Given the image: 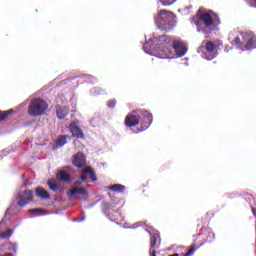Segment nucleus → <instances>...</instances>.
Instances as JSON below:
<instances>
[{"label": "nucleus", "instance_id": "nucleus-1", "mask_svg": "<svg viewBox=\"0 0 256 256\" xmlns=\"http://www.w3.org/2000/svg\"><path fill=\"white\" fill-rule=\"evenodd\" d=\"M143 50L158 59H177L187 55V45L168 35L150 37L143 45Z\"/></svg>", "mask_w": 256, "mask_h": 256}, {"label": "nucleus", "instance_id": "nucleus-2", "mask_svg": "<svg viewBox=\"0 0 256 256\" xmlns=\"http://www.w3.org/2000/svg\"><path fill=\"white\" fill-rule=\"evenodd\" d=\"M197 17L198 20L194 21V23L199 33H211L221 23L219 16L211 10H205L203 12L199 10Z\"/></svg>", "mask_w": 256, "mask_h": 256}, {"label": "nucleus", "instance_id": "nucleus-3", "mask_svg": "<svg viewBox=\"0 0 256 256\" xmlns=\"http://www.w3.org/2000/svg\"><path fill=\"white\" fill-rule=\"evenodd\" d=\"M139 123L141 125V129L139 131H146V129L151 127V123H153V114L147 110L140 109L133 111L125 118V125L127 127H136Z\"/></svg>", "mask_w": 256, "mask_h": 256}, {"label": "nucleus", "instance_id": "nucleus-4", "mask_svg": "<svg viewBox=\"0 0 256 256\" xmlns=\"http://www.w3.org/2000/svg\"><path fill=\"white\" fill-rule=\"evenodd\" d=\"M154 23L157 29L169 33L177 27V16L169 10L162 9L154 16Z\"/></svg>", "mask_w": 256, "mask_h": 256}, {"label": "nucleus", "instance_id": "nucleus-5", "mask_svg": "<svg viewBox=\"0 0 256 256\" xmlns=\"http://www.w3.org/2000/svg\"><path fill=\"white\" fill-rule=\"evenodd\" d=\"M241 38L236 37L232 40V45H237V49L239 51H252V49H256V37L252 32H243L241 33Z\"/></svg>", "mask_w": 256, "mask_h": 256}, {"label": "nucleus", "instance_id": "nucleus-6", "mask_svg": "<svg viewBox=\"0 0 256 256\" xmlns=\"http://www.w3.org/2000/svg\"><path fill=\"white\" fill-rule=\"evenodd\" d=\"M49 108V105H47V102H45L43 99L36 98L31 101L28 113L32 117H39L40 115H45V112Z\"/></svg>", "mask_w": 256, "mask_h": 256}, {"label": "nucleus", "instance_id": "nucleus-7", "mask_svg": "<svg viewBox=\"0 0 256 256\" xmlns=\"http://www.w3.org/2000/svg\"><path fill=\"white\" fill-rule=\"evenodd\" d=\"M201 53V57L206 59V61H213L217 57V52H215V44L211 41L203 42L202 45L197 50Z\"/></svg>", "mask_w": 256, "mask_h": 256}, {"label": "nucleus", "instance_id": "nucleus-8", "mask_svg": "<svg viewBox=\"0 0 256 256\" xmlns=\"http://www.w3.org/2000/svg\"><path fill=\"white\" fill-rule=\"evenodd\" d=\"M147 232L151 237L150 238V251L152 252L151 256H157L155 254V249L159 247V242L157 243V241H159V231L150 227L149 229H147Z\"/></svg>", "mask_w": 256, "mask_h": 256}, {"label": "nucleus", "instance_id": "nucleus-9", "mask_svg": "<svg viewBox=\"0 0 256 256\" xmlns=\"http://www.w3.org/2000/svg\"><path fill=\"white\" fill-rule=\"evenodd\" d=\"M77 195H80L82 199L87 200L89 197V192L87 191V188L85 187H77L73 186L69 191H68V197L69 199H75Z\"/></svg>", "mask_w": 256, "mask_h": 256}, {"label": "nucleus", "instance_id": "nucleus-10", "mask_svg": "<svg viewBox=\"0 0 256 256\" xmlns=\"http://www.w3.org/2000/svg\"><path fill=\"white\" fill-rule=\"evenodd\" d=\"M31 201H33V191L31 190L20 192L17 195V204L19 207H25V205H28Z\"/></svg>", "mask_w": 256, "mask_h": 256}, {"label": "nucleus", "instance_id": "nucleus-11", "mask_svg": "<svg viewBox=\"0 0 256 256\" xmlns=\"http://www.w3.org/2000/svg\"><path fill=\"white\" fill-rule=\"evenodd\" d=\"M104 214L110 219V221H119V217L121 214L119 212L113 210V205L109 203H105L103 206Z\"/></svg>", "mask_w": 256, "mask_h": 256}, {"label": "nucleus", "instance_id": "nucleus-12", "mask_svg": "<svg viewBox=\"0 0 256 256\" xmlns=\"http://www.w3.org/2000/svg\"><path fill=\"white\" fill-rule=\"evenodd\" d=\"M69 131L72 133V137H76V139H85V134H83V130L77 125V122L70 123Z\"/></svg>", "mask_w": 256, "mask_h": 256}, {"label": "nucleus", "instance_id": "nucleus-13", "mask_svg": "<svg viewBox=\"0 0 256 256\" xmlns=\"http://www.w3.org/2000/svg\"><path fill=\"white\" fill-rule=\"evenodd\" d=\"M72 163L75 165V167H83L86 163L85 155L81 152L75 154L73 156Z\"/></svg>", "mask_w": 256, "mask_h": 256}, {"label": "nucleus", "instance_id": "nucleus-14", "mask_svg": "<svg viewBox=\"0 0 256 256\" xmlns=\"http://www.w3.org/2000/svg\"><path fill=\"white\" fill-rule=\"evenodd\" d=\"M19 245L17 243H13L11 241L6 242L1 246L2 251H13L14 255H17V249Z\"/></svg>", "mask_w": 256, "mask_h": 256}, {"label": "nucleus", "instance_id": "nucleus-15", "mask_svg": "<svg viewBox=\"0 0 256 256\" xmlns=\"http://www.w3.org/2000/svg\"><path fill=\"white\" fill-rule=\"evenodd\" d=\"M68 138L69 136L67 135H62L58 137L57 141L52 144V149H59L60 147H63L64 145H66Z\"/></svg>", "mask_w": 256, "mask_h": 256}, {"label": "nucleus", "instance_id": "nucleus-16", "mask_svg": "<svg viewBox=\"0 0 256 256\" xmlns=\"http://www.w3.org/2000/svg\"><path fill=\"white\" fill-rule=\"evenodd\" d=\"M69 113V108L65 106H57L56 108V115L58 119H65L67 117V114Z\"/></svg>", "mask_w": 256, "mask_h": 256}, {"label": "nucleus", "instance_id": "nucleus-17", "mask_svg": "<svg viewBox=\"0 0 256 256\" xmlns=\"http://www.w3.org/2000/svg\"><path fill=\"white\" fill-rule=\"evenodd\" d=\"M57 177L63 183H69V181H71V175H69L66 170H60L57 174Z\"/></svg>", "mask_w": 256, "mask_h": 256}, {"label": "nucleus", "instance_id": "nucleus-18", "mask_svg": "<svg viewBox=\"0 0 256 256\" xmlns=\"http://www.w3.org/2000/svg\"><path fill=\"white\" fill-rule=\"evenodd\" d=\"M36 195L37 197H40V199H50L51 195L49 194V192H47V190L43 189V188H36Z\"/></svg>", "mask_w": 256, "mask_h": 256}, {"label": "nucleus", "instance_id": "nucleus-19", "mask_svg": "<svg viewBox=\"0 0 256 256\" xmlns=\"http://www.w3.org/2000/svg\"><path fill=\"white\" fill-rule=\"evenodd\" d=\"M110 191H113L114 193H124L125 186L121 184H113L108 187Z\"/></svg>", "mask_w": 256, "mask_h": 256}, {"label": "nucleus", "instance_id": "nucleus-20", "mask_svg": "<svg viewBox=\"0 0 256 256\" xmlns=\"http://www.w3.org/2000/svg\"><path fill=\"white\" fill-rule=\"evenodd\" d=\"M48 187L51 189V191H59V184H57V181L55 179L48 180Z\"/></svg>", "mask_w": 256, "mask_h": 256}, {"label": "nucleus", "instance_id": "nucleus-21", "mask_svg": "<svg viewBox=\"0 0 256 256\" xmlns=\"http://www.w3.org/2000/svg\"><path fill=\"white\" fill-rule=\"evenodd\" d=\"M85 173H89V177H90L91 181H97V176L95 175V172L93 171V168L86 167L85 168Z\"/></svg>", "mask_w": 256, "mask_h": 256}, {"label": "nucleus", "instance_id": "nucleus-22", "mask_svg": "<svg viewBox=\"0 0 256 256\" xmlns=\"http://www.w3.org/2000/svg\"><path fill=\"white\" fill-rule=\"evenodd\" d=\"M13 235V230L7 229L6 231L2 232L0 234V239H9Z\"/></svg>", "mask_w": 256, "mask_h": 256}, {"label": "nucleus", "instance_id": "nucleus-23", "mask_svg": "<svg viewBox=\"0 0 256 256\" xmlns=\"http://www.w3.org/2000/svg\"><path fill=\"white\" fill-rule=\"evenodd\" d=\"M80 179L84 183H89V172H85V168L82 170V174L80 176Z\"/></svg>", "mask_w": 256, "mask_h": 256}, {"label": "nucleus", "instance_id": "nucleus-24", "mask_svg": "<svg viewBox=\"0 0 256 256\" xmlns=\"http://www.w3.org/2000/svg\"><path fill=\"white\" fill-rule=\"evenodd\" d=\"M11 211V208H8L4 218L2 219V221L0 222V227H3V225H5V223H7V221L9 220V213Z\"/></svg>", "mask_w": 256, "mask_h": 256}, {"label": "nucleus", "instance_id": "nucleus-25", "mask_svg": "<svg viewBox=\"0 0 256 256\" xmlns=\"http://www.w3.org/2000/svg\"><path fill=\"white\" fill-rule=\"evenodd\" d=\"M83 78H84V81H86V83H95L97 81V78L91 75H84Z\"/></svg>", "mask_w": 256, "mask_h": 256}, {"label": "nucleus", "instance_id": "nucleus-26", "mask_svg": "<svg viewBox=\"0 0 256 256\" xmlns=\"http://www.w3.org/2000/svg\"><path fill=\"white\" fill-rule=\"evenodd\" d=\"M177 0H159V3L164 7H169V5H173Z\"/></svg>", "mask_w": 256, "mask_h": 256}, {"label": "nucleus", "instance_id": "nucleus-27", "mask_svg": "<svg viewBox=\"0 0 256 256\" xmlns=\"http://www.w3.org/2000/svg\"><path fill=\"white\" fill-rule=\"evenodd\" d=\"M117 105V100L113 99L107 102V107L110 109H114V107Z\"/></svg>", "mask_w": 256, "mask_h": 256}, {"label": "nucleus", "instance_id": "nucleus-28", "mask_svg": "<svg viewBox=\"0 0 256 256\" xmlns=\"http://www.w3.org/2000/svg\"><path fill=\"white\" fill-rule=\"evenodd\" d=\"M143 225L142 222L134 223L132 226L128 227V229H137L138 227H141Z\"/></svg>", "mask_w": 256, "mask_h": 256}, {"label": "nucleus", "instance_id": "nucleus-29", "mask_svg": "<svg viewBox=\"0 0 256 256\" xmlns=\"http://www.w3.org/2000/svg\"><path fill=\"white\" fill-rule=\"evenodd\" d=\"M246 3H248V5H250V7L256 8V0H246Z\"/></svg>", "mask_w": 256, "mask_h": 256}, {"label": "nucleus", "instance_id": "nucleus-30", "mask_svg": "<svg viewBox=\"0 0 256 256\" xmlns=\"http://www.w3.org/2000/svg\"><path fill=\"white\" fill-rule=\"evenodd\" d=\"M84 182H83V180H76L75 182H74V187H80V185H82Z\"/></svg>", "mask_w": 256, "mask_h": 256}, {"label": "nucleus", "instance_id": "nucleus-31", "mask_svg": "<svg viewBox=\"0 0 256 256\" xmlns=\"http://www.w3.org/2000/svg\"><path fill=\"white\" fill-rule=\"evenodd\" d=\"M29 213H36V214H39V213H41V209H40V208L30 209V210H29Z\"/></svg>", "mask_w": 256, "mask_h": 256}, {"label": "nucleus", "instance_id": "nucleus-32", "mask_svg": "<svg viewBox=\"0 0 256 256\" xmlns=\"http://www.w3.org/2000/svg\"><path fill=\"white\" fill-rule=\"evenodd\" d=\"M4 119H7V114L5 112L0 113V121H3Z\"/></svg>", "mask_w": 256, "mask_h": 256}, {"label": "nucleus", "instance_id": "nucleus-33", "mask_svg": "<svg viewBox=\"0 0 256 256\" xmlns=\"http://www.w3.org/2000/svg\"><path fill=\"white\" fill-rule=\"evenodd\" d=\"M96 91V92H95ZM91 93H93L94 95H101V91H97V88H93L91 90Z\"/></svg>", "mask_w": 256, "mask_h": 256}, {"label": "nucleus", "instance_id": "nucleus-34", "mask_svg": "<svg viewBox=\"0 0 256 256\" xmlns=\"http://www.w3.org/2000/svg\"><path fill=\"white\" fill-rule=\"evenodd\" d=\"M91 127H97V123H95V119L90 120Z\"/></svg>", "mask_w": 256, "mask_h": 256}, {"label": "nucleus", "instance_id": "nucleus-35", "mask_svg": "<svg viewBox=\"0 0 256 256\" xmlns=\"http://www.w3.org/2000/svg\"><path fill=\"white\" fill-rule=\"evenodd\" d=\"M11 113H13V110H7L6 112H4V115H6V117H9Z\"/></svg>", "mask_w": 256, "mask_h": 256}, {"label": "nucleus", "instance_id": "nucleus-36", "mask_svg": "<svg viewBox=\"0 0 256 256\" xmlns=\"http://www.w3.org/2000/svg\"><path fill=\"white\" fill-rule=\"evenodd\" d=\"M79 223L85 221V216H82L80 219L77 220Z\"/></svg>", "mask_w": 256, "mask_h": 256}, {"label": "nucleus", "instance_id": "nucleus-37", "mask_svg": "<svg viewBox=\"0 0 256 256\" xmlns=\"http://www.w3.org/2000/svg\"><path fill=\"white\" fill-rule=\"evenodd\" d=\"M4 256H15V254H13L11 252H7L6 254H4Z\"/></svg>", "mask_w": 256, "mask_h": 256}, {"label": "nucleus", "instance_id": "nucleus-38", "mask_svg": "<svg viewBox=\"0 0 256 256\" xmlns=\"http://www.w3.org/2000/svg\"><path fill=\"white\" fill-rule=\"evenodd\" d=\"M252 212H253V215L256 217V210L253 209Z\"/></svg>", "mask_w": 256, "mask_h": 256}, {"label": "nucleus", "instance_id": "nucleus-39", "mask_svg": "<svg viewBox=\"0 0 256 256\" xmlns=\"http://www.w3.org/2000/svg\"><path fill=\"white\" fill-rule=\"evenodd\" d=\"M212 237H215V234H214V233H212Z\"/></svg>", "mask_w": 256, "mask_h": 256}]
</instances>
